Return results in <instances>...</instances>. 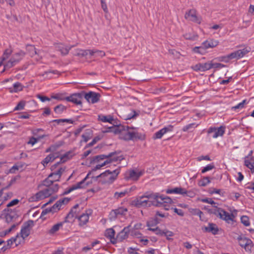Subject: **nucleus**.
I'll use <instances>...</instances> for the list:
<instances>
[{
    "label": "nucleus",
    "instance_id": "f257e3e1",
    "mask_svg": "<svg viewBox=\"0 0 254 254\" xmlns=\"http://www.w3.org/2000/svg\"><path fill=\"white\" fill-rule=\"evenodd\" d=\"M134 127H129L122 125H117L109 127L102 130V132H113L115 134H120V138L125 140H143L145 139V135L134 130Z\"/></svg>",
    "mask_w": 254,
    "mask_h": 254
},
{
    "label": "nucleus",
    "instance_id": "f03ea898",
    "mask_svg": "<svg viewBox=\"0 0 254 254\" xmlns=\"http://www.w3.org/2000/svg\"><path fill=\"white\" fill-rule=\"evenodd\" d=\"M158 197V193H151L148 195H144L137 198L134 200V205L137 207L155 205V199L157 198Z\"/></svg>",
    "mask_w": 254,
    "mask_h": 254
},
{
    "label": "nucleus",
    "instance_id": "7ed1b4c3",
    "mask_svg": "<svg viewBox=\"0 0 254 254\" xmlns=\"http://www.w3.org/2000/svg\"><path fill=\"white\" fill-rule=\"evenodd\" d=\"M251 48L249 47H245L242 49H240L235 51L227 56L219 57L217 58V60L219 62H224L228 63L230 60L237 59H239L247 54L251 51Z\"/></svg>",
    "mask_w": 254,
    "mask_h": 254
},
{
    "label": "nucleus",
    "instance_id": "20e7f679",
    "mask_svg": "<svg viewBox=\"0 0 254 254\" xmlns=\"http://www.w3.org/2000/svg\"><path fill=\"white\" fill-rule=\"evenodd\" d=\"M120 173L119 169H116L113 171L106 170L105 172L101 173L96 177V180L99 178H104L105 180L102 182L103 184H112L116 179Z\"/></svg>",
    "mask_w": 254,
    "mask_h": 254
},
{
    "label": "nucleus",
    "instance_id": "39448f33",
    "mask_svg": "<svg viewBox=\"0 0 254 254\" xmlns=\"http://www.w3.org/2000/svg\"><path fill=\"white\" fill-rule=\"evenodd\" d=\"M59 186L57 184L53 185L52 187H46V189L40 191L36 194V197L38 198H46L51 195L54 193L58 191Z\"/></svg>",
    "mask_w": 254,
    "mask_h": 254
},
{
    "label": "nucleus",
    "instance_id": "423d86ee",
    "mask_svg": "<svg viewBox=\"0 0 254 254\" xmlns=\"http://www.w3.org/2000/svg\"><path fill=\"white\" fill-rule=\"evenodd\" d=\"M34 225V221L29 220L25 222L22 226L19 235L23 240L27 237L30 234V229Z\"/></svg>",
    "mask_w": 254,
    "mask_h": 254
},
{
    "label": "nucleus",
    "instance_id": "0eeeda50",
    "mask_svg": "<svg viewBox=\"0 0 254 254\" xmlns=\"http://www.w3.org/2000/svg\"><path fill=\"white\" fill-rule=\"evenodd\" d=\"M240 246L244 248L246 252H251L254 245L252 240L246 237L239 236L238 238Z\"/></svg>",
    "mask_w": 254,
    "mask_h": 254
},
{
    "label": "nucleus",
    "instance_id": "6e6552de",
    "mask_svg": "<svg viewBox=\"0 0 254 254\" xmlns=\"http://www.w3.org/2000/svg\"><path fill=\"white\" fill-rule=\"evenodd\" d=\"M84 97V91L79 93H75L71 94L69 96H67L66 101L71 102L75 105H81L82 99Z\"/></svg>",
    "mask_w": 254,
    "mask_h": 254
},
{
    "label": "nucleus",
    "instance_id": "1a4fd4ad",
    "mask_svg": "<svg viewBox=\"0 0 254 254\" xmlns=\"http://www.w3.org/2000/svg\"><path fill=\"white\" fill-rule=\"evenodd\" d=\"M4 210L5 211H8V213H7L5 215V220L7 223H9L16 221L17 219L19 217V214L18 213L17 210L16 209H9L7 208L5 209Z\"/></svg>",
    "mask_w": 254,
    "mask_h": 254
},
{
    "label": "nucleus",
    "instance_id": "9d476101",
    "mask_svg": "<svg viewBox=\"0 0 254 254\" xmlns=\"http://www.w3.org/2000/svg\"><path fill=\"white\" fill-rule=\"evenodd\" d=\"M101 97V95L98 93H96L93 91H90L88 93L84 92V98L89 103L94 104L98 102Z\"/></svg>",
    "mask_w": 254,
    "mask_h": 254
},
{
    "label": "nucleus",
    "instance_id": "9b49d317",
    "mask_svg": "<svg viewBox=\"0 0 254 254\" xmlns=\"http://www.w3.org/2000/svg\"><path fill=\"white\" fill-rule=\"evenodd\" d=\"M79 204H75L70 210L66 216L65 217L64 222L65 223H73L74 221V218H77V214L78 211L76 210V209L78 208Z\"/></svg>",
    "mask_w": 254,
    "mask_h": 254
},
{
    "label": "nucleus",
    "instance_id": "f8f14e48",
    "mask_svg": "<svg viewBox=\"0 0 254 254\" xmlns=\"http://www.w3.org/2000/svg\"><path fill=\"white\" fill-rule=\"evenodd\" d=\"M121 152V151H116L110 153L108 155H99L93 157L90 160V163L92 164L95 162H98L100 160H103L105 158H109L113 157L114 155H117Z\"/></svg>",
    "mask_w": 254,
    "mask_h": 254
},
{
    "label": "nucleus",
    "instance_id": "ddd939ff",
    "mask_svg": "<svg viewBox=\"0 0 254 254\" xmlns=\"http://www.w3.org/2000/svg\"><path fill=\"white\" fill-rule=\"evenodd\" d=\"M127 211V209L124 207H119L112 210L109 214L110 219L111 220H115L119 215H125Z\"/></svg>",
    "mask_w": 254,
    "mask_h": 254
},
{
    "label": "nucleus",
    "instance_id": "4468645a",
    "mask_svg": "<svg viewBox=\"0 0 254 254\" xmlns=\"http://www.w3.org/2000/svg\"><path fill=\"white\" fill-rule=\"evenodd\" d=\"M91 173V172H89L86 177L84 179H83L80 182L77 183L76 184L72 185L68 190L64 191L63 194H67L75 190L84 188L85 181L89 177Z\"/></svg>",
    "mask_w": 254,
    "mask_h": 254
},
{
    "label": "nucleus",
    "instance_id": "2eb2a0df",
    "mask_svg": "<svg viewBox=\"0 0 254 254\" xmlns=\"http://www.w3.org/2000/svg\"><path fill=\"white\" fill-rule=\"evenodd\" d=\"M174 126L172 125H168L167 127H165L159 130L158 131L156 132L153 135V138L154 139H160L162 138V136L167 132H171L173 130Z\"/></svg>",
    "mask_w": 254,
    "mask_h": 254
},
{
    "label": "nucleus",
    "instance_id": "dca6fc26",
    "mask_svg": "<svg viewBox=\"0 0 254 254\" xmlns=\"http://www.w3.org/2000/svg\"><path fill=\"white\" fill-rule=\"evenodd\" d=\"M224 127L222 126L218 128L210 127L207 131L208 134H212V136L213 138H216L219 136H222L224 133Z\"/></svg>",
    "mask_w": 254,
    "mask_h": 254
},
{
    "label": "nucleus",
    "instance_id": "f3484780",
    "mask_svg": "<svg viewBox=\"0 0 254 254\" xmlns=\"http://www.w3.org/2000/svg\"><path fill=\"white\" fill-rule=\"evenodd\" d=\"M155 206H161L164 203H171L172 202V199L169 196H164L163 195H159L157 198L155 199Z\"/></svg>",
    "mask_w": 254,
    "mask_h": 254
},
{
    "label": "nucleus",
    "instance_id": "a211bd4d",
    "mask_svg": "<svg viewBox=\"0 0 254 254\" xmlns=\"http://www.w3.org/2000/svg\"><path fill=\"white\" fill-rule=\"evenodd\" d=\"M142 175L141 172H136L134 170H130L126 173L125 179L127 181L129 180L137 181Z\"/></svg>",
    "mask_w": 254,
    "mask_h": 254
},
{
    "label": "nucleus",
    "instance_id": "6ab92c4d",
    "mask_svg": "<svg viewBox=\"0 0 254 254\" xmlns=\"http://www.w3.org/2000/svg\"><path fill=\"white\" fill-rule=\"evenodd\" d=\"M130 225L125 227L118 235L117 240H119V242H122L124 240L127 239L128 237V235L130 231Z\"/></svg>",
    "mask_w": 254,
    "mask_h": 254
},
{
    "label": "nucleus",
    "instance_id": "aec40b11",
    "mask_svg": "<svg viewBox=\"0 0 254 254\" xmlns=\"http://www.w3.org/2000/svg\"><path fill=\"white\" fill-rule=\"evenodd\" d=\"M185 18L190 21L199 23V20L196 15V11L194 9H190L186 12Z\"/></svg>",
    "mask_w": 254,
    "mask_h": 254
},
{
    "label": "nucleus",
    "instance_id": "412c9836",
    "mask_svg": "<svg viewBox=\"0 0 254 254\" xmlns=\"http://www.w3.org/2000/svg\"><path fill=\"white\" fill-rule=\"evenodd\" d=\"M202 230L206 232H211L213 235H216L218 233V228L216 224L213 223H209L208 224V226L204 227L202 228Z\"/></svg>",
    "mask_w": 254,
    "mask_h": 254
},
{
    "label": "nucleus",
    "instance_id": "4be33fe9",
    "mask_svg": "<svg viewBox=\"0 0 254 254\" xmlns=\"http://www.w3.org/2000/svg\"><path fill=\"white\" fill-rule=\"evenodd\" d=\"M219 44V42L214 39H209L206 40L202 43V45L204 46L206 49L209 48H213L216 47Z\"/></svg>",
    "mask_w": 254,
    "mask_h": 254
},
{
    "label": "nucleus",
    "instance_id": "5701e85b",
    "mask_svg": "<svg viewBox=\"0 0 254 254\" xmlns=\"http://www.w3.org/2000/svg\"><path fill=\"white\" fill-rule=\"evenodd\" d=\"M90 214H91V213L89 214L86 212L78 217V219L79 221V225L80 226H82L85 225L88 222Z\"/></svg>",
    "mask_w": 254,
    "mask_h": 254
},
{
    "label": "nucleus",
    "instance_id": "b1692460",
    "mask_svg": "<svg viewBox=\"0 0 254 254\" xmlns=\"http://www.w3.org/2000/svg\"><path fill=\"white\" fill-rule=\"evenodd\" d=\"M73 46L68 47L67 46H64L62 44H59L58 45L57 48L59 51L61 52V54L63 55H66L68 54L69 51L71 49Z\"/></svg>",
    "mask_w": 254,
    "mask_h": 254
},
{
    "label": "nucleus",
    "instance_id": "393cba45",
    "mask_svg": "<svg viewBox=\"0 0 254 254\" xmlns=\"http://www.w3.org/2000/svg\"><path fill=\"white\" fill-rule=\"evenodd\" d=\"M58 157V155L56 154H50L48 155L42 162V163L44 166L47 165L50 162L53 161L56 158Z\"/></svg>",
    "mask_w": 254,
    "mask_h": 254
},
{
    "label": "nucleus",
    "instance_id": "a878e982",
    "mask_svg": "<svg viewBox=\"0 0 254 254\" xmlns=\"http://www.w3.org/2000/svg\"><path fill=\"white\" fill-rule=\"evenodd\" d=\"M221 214L222 216V218H220L221 219H223L228 223L229 222V221L233 220L234 215L232 213L229 214L228 212L223 209Z\"/></svg>",
    "mask_w": 254,
    "mask_h": 254
},
{
    "label": "nucleus",
    "instance_id": "bb28decb",
    "mask_svg": "<svg viewBox=\"0 0 254 254\" xmlns=\"http://www.w3.org/2000/svg\"><path fill=\"white\" fill-rule=\"evenodd\" d=\"M213 207L215 208L213 209H209L208 210L209 213L213 214L219 218H222L221 213L222 212L223 209L218 208L215 205H214Z\"/></svg>",
    "mask_w": 254,
    "mask_h": 254
},
{
    "label": "nucleus",
    "instance_id": "cd10ccee",
    "mask_svg": "<svg viewBox=\"0 0 254 254\" xmlns=\"http://www.w3.org/2000/svg\"><path fill=\"white\" fill-rule=\"evenodd\" d=\"M64 171V169L60 168L57 171L51 173L49 175V177H53V176H57V178L55 179V181H59Z\"/></svg>",
    "mask_w": 254,
    "mask_h": 254
},
{
    "label": "nucleus",
    "instance_id": "c85d7f7f",
    "mask_svg": "<svg viewBox=\"0 0 254 254\" xmlns=\"http://www.w3.org/2000/svg\"><path fill=\"white\" fill-rule=\"evenodd\" d=\"M64 223V221H63V222L58 223L53 225L52 227V228L49 230V233L50 234H54V233H55L56 232L58 231L59 230L60 228L61 227H62V226L63 225V224Z\"/></svg>",
    "mask_w": 254,
    "mask_h": 254
},
{
    "label": "nucleus",
    "instance_id": "c756f323",
    "mask_svg": "<svg viewBox=\"0 0 254 254\" xmlns=\"http://www.w3.org/2000/svg\"><path fill=\"white\" fill-rule=\"evenodd\" d=\"M116 155H114L113 158L111 159L106 160L102 164H101L102 167H103L105 166L106 165L108 164V163H111L112 161H122L123 159H124V158L123 156H115Z\"/></svg>",
    "mask_w": 254,
    "mask_h": 254
},
{
    "label": "nucleus",
    "instance_id": "7c9ffc66",
    "mask_svg": "<svg viewBox=\"0 0 254 254\" xmlns=\"http://www.w3.org/2000/svg\"><path fill=\"white\" fill-rule=\"evenodd\" d=\"M51 177H49V176L45 179L42 183V184L39 186H45L46 187H52L53 185H55L54 182H56L54 180H50V178Z\"/></svg>",
    "mask_w": 254,
    "mask_h": 254
},
{
    "label": "nucleus",
    "instance_id": "2f4dec72",
    "mask_svg": "<svg viewBox=\"0 0 254 254\" xmlns=\"http://www.w3.org/2000/svg\"><path fill=\"white\" fill-rule=\"evenodd\" d=\"M192 51L194 53L204 55L206 53V48L202 45L199 47H195L192 49Z\"/></svg>",
    "mask_w": 254,
    "mask_h": 254
},
{
    "label": "nucleus",
    "instance_id": "473e14b6",
    "mask_svg": "<svg viewBox=\"0 0 254 254\" xmlns=\"http://www.w3.org/2000/svg\"><path fill=\"white\" fill-rule=\"evenodd\" d=\"M19 234H17V236H16V237L14 238H11V239H9L7 241V247H3L2 249L3 250V251H5L6 249H7L8 248V247H10V246L14 242L16 244V246H17L18 244H20L19 242H18V243H16V241H17V238L19 237Z\"/></svg>",
    "mask_w": 254,
    "mask_h": 254
},
{
    "label": "nucleus",
    "instance_id": "72a5a7b5",
    "mask_svg": "<svg viewBox=\"0 0 254 254\" xmlns=\"http://www.w3.org/2000/svg\"><path fill=\"white\" fill-rule=\"evenodd\" d=\"M26 50L28 51L29 55L33 57L37 54L36 48L33 45L28 44L26 45Z\"/></svg>",
    "mask_w": 254,
    "mask_h": 254
},
{
    "label": "nucleus",
    "instance_id": "f704fd0d",
    "mask_svg": "<svg viewBox=\"0 0 254 254\" xmlns=\"http://www.w3.org/2000/svg\"><path fill=\"white\" fill-rule=\"evenodd\" d=\"M66 109V107L60 104L54 108V111L57 114H62Z\"/></svg>",
    "mask_w": 254,
    "mask_h": 254
},
{
    "label": "nucleus",
    "instance_id": "c9c22d12",
    "mask_svg": "<svg viewBox=\"0 0 254 254\" xmlns=\"http://www.w3.org/2000/svg\"><path fill=\"white\" fill-rule=\"evenodd\" d=\"M89 54L91 56L95 55L96 57H100L101 58L105 56L106 55L104 51L99 50H92L89 51Z\"/></svg>",
    "mask_w": 254,
    "mask_h": 254
},
{
    "label": "nucleus",
    "instance_id": "e433bc0d",
    "mask_svg": "<svg viewBox=\"0 0 254 254\" xmlns=\"http://www.w3.org/2000/svg\"><path fill=\"white\" fill-rule=\"evenodd\" d=\"M115 230L113 228L107 229L105 233V236L107 238H109L110 239H112L114 238L115 236Z\"/></svg>",
    "mask_w": 254,
    "mask_h": 254
},
{
    "label": "nucleus",
    "instance_id": "4c0bfd02",
    "mask_svg": "<svg viewBox=\"0 0 254 254\" xmlns=\"http://www.w3.org/2000/svg\"><path fill=\"white\" fill-rule=\"evenodd\" d=\"M99 118L103 122H109L112 124V122L114 121L113 118L111 116H99Z\"/></svg>",
    "mask_w": 254,
    "mask_h": 254
},
{
    "label": "nucleus",
    "instance_id": "58836bf2",
    "mask_svg": "<svg viewBox=\"0 0 254 254\" xmlns=\"http://www.w3.org/2000/svg\"><path fill=\"white\" fill-rule=\"evenodd\" d=\"M52 99H57L58 100L63 101L66 100V97L64 96V94H56L51 96Z\"/></svg>",
    "mask_w": 254,
    "mask_h": 254
},
{
    "label": "nucleus",
    "instance_id": "ea45409f",
    "mask_svg": "<svg viewBox=\"0 0 254 254\" xmlns=\"http://www.w3.org/2000/svg\"><path fill=\"white\" fill-rule=\"evenodd\" d=\"M12 53V50L9 49H6L2 55V56L1 58L2 62L5 60L6 59H8L9 56L11 55Z\"/></svg>",
    "mask_w": 254,
    "mask_h": 254
},
{
    "label": "nucleus",
    "instance_id": "a19ab883",
    "mask_svg": "<svg viewBox=\"0 0 254 254\" xmlns=\"http://www.w3.org/2000/svg\"><path fill=\"white\" fill-rule=\"evenodd\" d=\"M210 182L209 178L208 177H203L199 182V185L200 186L204 187L206 186Z\"/></svg>",
    "mask_w": 254,
    "mask_h": 254
},
{
    "label": "nucleus",
    "instance_id": "79ce46f5",
    "mask_svg": "<svg viewBox=\"0 0 254 254\" xmlns=\"http://www.w3.org/2000/svg\"><path fill=\"white\" fill-rule=\"evenodd\" d=\"M174 235V233L170 231L167 229H165V234L164 235L166 237L167 240L169 241H173V239L171 238V237H173Z\"/></svg>",
    "mask_w": 254,
    "mask_h": 254
},
{
    "label": "nucleus",
    "instance_id": "37998d69",
    "mask_svg": "<svg viewBox=\"0 0 254 254\" xmlns=\"http://www.w3.org/2000/svg\"><path fill=\"white\" fill-rule=\"evenodd\" d=\"M174 193L181 194L185 195V194L187 193V190L182 188H175L174 189Z\"/></svg>",
    "mask_w": 254,
    "mask_h": 254
},
{
    "label": "nucleus",
    "instance_id": "c03bdc74",
    "mask_svg": "<svg viewBox=\"0 0 254 254\" xmlns=\"http://www.w3.org/2000/svg\"><path fill=\"white\" fill-rule=\"evenodd\" d=\"M23 88V86L18 82L13 84L14 91L15 92L22 90Z\"/></svg>",
    "mask_w": 254,
    "mask_h": 254
},
{
    "label": "nucleus",
    "instance_id": "a18cd8bd",
    "mask_svg": "<svg viewBox=\"0 0 254 254\" xmlns=\"http://www.w3.org/2000/svg\"><path fill=\"white\" fill-rule=\"evenodd\" d=\"M245 165L252 171L254 170V161H250L248 160H245Z\"/></svg>",
    "mask_w": 254,
    "mask_h": 254
},
{
    "label": "nucleus",
    "instance_id": "49530a36",
    "mask_svg": "<svg viewBox=\"0 0 254 254\" xmlns=\"http://www.w3.org/2000/svg\"><path fill=\"white\" fill-rule=\"evenodd\" d=\"M241 221L242 223H243L246 226H248L250 225L249 218L247 216L244 215L242 216L241 218Z\"/></svg>",
    "mask_w": 254,
    "mask_h": 254
},
{
    "label": "nucleus",
    "instance_id": "de8ad7c7",
    "mask_svg": "<svg viewBox=\"0 0 254 254\" xmlns=\"http://www.w3.org/2000/svg\"><path fill=\"white\" fill-rule=\"evenodd\" d=\"M157 225L156 221L153 218H150L147 222H146V226L148 227H152L154 226H156Z\"/></svg>",
    "mask_w": 254,
    "mask_h": 254
},
{
    "label": "nucleus",
    "instance_id": "09e8293b",
    "mask_svg": "<svg viewBox=\"0 0 254 254\" xmlns=\"http://www.w3.org/2000/svg\"><path fill=\"white\" fill-rule=\"evenodd\" d=\"M25 105V102L24 101H20L15 107L14 111L21 110L24 109Z\"/></svg>",
    "mask_w": 254,
    "mask_h": 254
},
{
    "label": "nucleus",
    "instance_id": "8fccbe9b",
    "mask_svg": "<svg viewBox=\"0 0 254 254\" xmlns=\"http://www.w3.org/2000/svg\"><path fill=\"white\" fill-rule=\"evenodd\" d=\"M127 192L128 191L127 190L120 192H116L114 194V197L118 199L119 198L124 197Z\"/></svg>",
    "mask_w": 254,
    "mask_h": 254
},
{
    "label": "nucleus",
    "instance_id": "3c124183",
    "mask_svg": "<svg viewBox=\"0 0 254 254\" xmlns=\"http://www.w3.org/2000/svg\"><path fill=\"white\" fill-rule=\"evenodd\" d=\"M203 71H206L212 68V62L211 61L210 63H205L202 64Z\"/></svg>",
    "mask_w": 254,
    "mask_h": 254
},
{
    "label": "nucleus",
    "instance_id": "603ef678",
    "mask_svg": "<svg viewBox=\"0 0 254 254\" xmlns=\"http://www.w3.org/2000/svg\"><path fill=\"white\" fill-rule=\"evenodd\" d=\"M70 198L64 197L62 199H60L59 200H58V202L60 204V206H62L63 205L67 204L70 200Z\"/></svg>",
    "mask_w": 254,
    "mask_h": 254
},
{
    "label": "nucleus",
    "instance_id": "864d4df0",
    "mask_svg": "<svg viewBox=\"0 0 254 254\" xmlns=\"http://www.w3.org/2000/svg\"><path fill=\"white\" fill-rule=\"evenodd\" d=\"M20 178V176H16L13 177L10 181L8 185L5 187L3 189H8L12 185L14 184L17 180L19 179Z\"/></svg>",
    "mask_w": 254,
    "mask_h": 254
},
{
    "label": "nucleus",
    "instance_id": "5fc2aeb1",
    "mask_svg": "<svg viewBox=\"0 0 254 254\" xmlns=\"http://www.w3.org/2000/svg\"><path fill=\"white\" fill-rule=\"evenodd\" d=\"M197 126V125L195 126V124L194 123H191L189 125H188L186 126H185L182 130L183 131H187L191 128H193L195 127H196Z\"/></svg>",
    "mask_w": 254,
    "mask_h": 254
},
{
    "label": "nucleus",
    "instance_id": "6e6d98bb",
    "mask_svg": "<svg viewBox=\"0 0 254 254\" xmlns=\"http://www.w3.org/2000/svg\"><path fill=\"white\" fill-rule=\"evenodd\" d=\"M25 53L23 51H20L18 53H16L13 55L12 58H20V61L25 55Z\"/></svg>",
    "mask_w": 254,
    "mask_h": 254
},
{
    "label": "nucleus",
    "instance_id": "4d7b16f0",
    "mask_svg": "<svg viewBox=\"0 0 254 254\" xmlns=\"http://www.w3.org/2000/svg\"><path fill=\"white\" fill-rule=\"evenodd\" d=\"M246 103V100H244L241 103L238 104L237 105L234 106L232 108V110H236V109H242L244 107V105Z\"/></svg>",
    "mask_w": 254,
    "mask_h": 254
},
{
    "label": "nucleus",
    "instance_id": "13d9d810",
    "mask_svg": "<svg viewBox=\"0 0 254 254\" xmlns=\"http://www.w3.org/2000/svg\"><path fill=\"white\" fill-rule=\"evenodd\" d=\"M129 233L131 236H135L137 238H140L141 236V234L138 230H136L130 229Z\"/></svg>",
    "mask_w": 254,
    "mask_h": 254
},
{
    "label": "nucleus",
    "instance_id": "bf43d9fd",
    "mask_svg": "<svg viewBox=\"0 0 254 254\" xmlns=\"http://www.w3.org/2000/svg\"><path fill=\"white\" fill-rule=\"evenodd\" d=\"M139 114L136 113L134 110H132V113L127 115L126 120H129L131 119L134 118L136 116H138Z\"/></svg>",
    "mask_w": 254,
    "mask_h": 254
},
{
    "label": "nucleus",
    "instance_id": "052dcab7",
    "mask_svg": "<svg viewBox=\"0 0 254 254\" xmlns=\"http://www.w3.org/2000/svg\"><path fill=\"white\" fill-rule=\"evenodd\" d=\"M192 69L195 71H203L202 64L199 63L192 66Z\"/></svg>",
    "mask_w": 254,
    "mask_h": 254
},
{
    "label": "nucleus",
    "instance_id": "680f3d73",
    "mask_svg": "<svg viewBox=\"0 0 254 254\" xmlns=\"http://www.w3.org/2000/svg\"><path fill=\"white\" fill-rule=\"evenodd\" d=\"M214 168V166L213 164H209L206 167H204L203 169L201 170L202 173H204L206 172L211 170Z\"/></svg>",
    "mask_w": 254,
    "mask_h": 254
},
{
    "label": "nucleus",
    "instance_id": "e2e57ef3",
    "mask_svg": "<svg viewBox=\"0 0 254 254\" xmlns=\"http://www.w3.org/2000/svg\"><path fill=\"white\" fill-rule=\"evenodd\" d=\"M91 50H80L79 52L77 54V55L81 57H85L89 53V51Z\"/></svg>",
    "mask_w": 254,
    "mask_h": 254
},
{
    "label": "nucleus",
    "instance_id": "0e129e2a",
    "mask_svg": "<svg viewBox=\"0 0 254 254\" xmlns=\"http://www.w3.org/2000/svg\"><path fill=\"white\" fill-rule=\"evenodd\" d=\"M37 97L42 101V102H45L46 101H50L51 98H50L47 96H42L40 94H38L37 95Z\"/></svg>",
    "mask_w": 254,
    "mask_h": 254
},
{
    "label": "nucleus",
    "instance_id": "69168bd1",
    "mask_svg": "<svg viewBox=\"0 0 254 254\" xmlns=\"http://www.w3.org/2000/svg\"><path fill=\"white\" fill-rule=\"evenodd\" d=\"M61 206H60V204L58 202V201L56 202V203L52 207V208L54 212H56L57 211L61 209Z\"/></svg>",
    "mask_w": 254,
    "mask_h": 254
},
{
    "label": "nucleus",
    "instance_id": "338daca9",
    "mask_svg": "<svg viewBox=\"0 0 254 254\" xmlns=\"http://www.w3.org/2000/svg\"><path fill=\"white\" fill-rule=\"evenodd\" d=\"M19 200L18 199H14L7 204V207H9L15 205L18 203Z\"/></svg>",
    "mask_w": 254,
    "mask_h": 254
},
{
    "label": "nucleus",
    "instance_id": "774afa93",
    "mask_svg": "<svg viewBox=\"0 0 254 254\" xmlns=\"http://www.w3.org/2000/svg\"><path fill=\"white\" fill-rule=\"evenodd\" d=\"M13 66L20 61V58H12L9 60Z\"/></svg>",
    "mask_w": 254,
    "mask_h": 254
}]
</instances>
